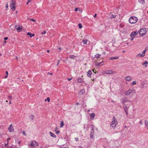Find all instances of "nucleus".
Segmentation results:
<instances>
[{
    "label": "nucleus",
    "mask_w": 148,
    "mask_h": 148,
    "mask_svg": "<svg viewBox=\"0 0 148 148\" xmlns=\"http://www.w3.org/2000/svg\"><path fill=\"white\" fill-rule=\"evenodd\" d=\"M83 81L82 78H79L77 80L78 82L82 83Z\"/></svg>",
    "instance_id": "18"
},
{
    "label": "nucleus",
    "mask_w": 148,
    "mask_h": 148,
    "mask_svg": "<svg viewBox=\"0 0 148 148\" xmlns=\"http://www.w3.org/2000/svg\"><path fill=\"white\" fill-rule=\"evenodd\" d=\"M69 57L70 58L72 59H75V56L73 55H70Z\"/></svg>",
    "instance_id": "24"
},
{
    "label": "nucleus",
    "mask_w": 148,
    "mask_h": 148,
    "mask_svg": "<svg viewBox=\"0 0 148 148\" xmlns=\"http://www.w3.org/2000/svg\"><path fill=\"white\" fill-rule=\"evenodd\" d=\"M138 34V32L137 31H134L131 33L130 36L132 38L135 37Z\"/></svg>",
    "instance_id": "7"
},
{
    "label": "nucleus",
    "mask_w": 148,
    "mask_h": 148,
    "mask_svg": "<svg viewBox=\"0 0 148 148\" xmlns=\"http://www.w3.org/2000/svg\"><path fill=\"white\" fill-rule=\"evenodd\" d=\"M56 134H59L60 132L58 130V131H56Z\"/></svg>",
    "instance_id": "39"
},
{
    "label": "nucleus",
    "mask_w": 148,
    "mask_h": 148,
    "mask_svg": "<svg viewBox=\"0 0 148 148\" xmlns=\"http://www.w3.org/2000/svg\"><path fill=\"white\" fill-rule=\"evenodd\" d=\"M30 145L34 147H36L38 145V143L35 141H32L31 142Z\"/></svg>",
    "instance_id": "6"
},
{
    "label": "nucleus",
    "mask_w": 148,
    "mask_h": 148,
    "mask_svg": "<svg viewBox=\"0 0 148 148\" xmlns=\"http://www.w3.org/2000/svg\"><path fill=\"white\" fill-rule=\"evenodd\" d=\"M96 16H97V14H95L94 15V17L95 18H96Z\"/></svg>",
    "instance_id": "51"
},
{
    "label": "nucleus",
    "mask_w": 148,
    "mask_h": 148,
    "mask_svg": "<svg viewBox=\"0 0 148 148\" xmlns=\"http://www.w3.org/2000/svg\"><path fill=\"white\" fill-rule=\"evenodd\" d=\"M145 124L146 127L148 128V121H147L145 120Z\"/></svg>",
    "instance_id": "21"
},
{
    "label": "nucleus",
    "mask_w": 148,
    "mask_h": 148,
    "mask_svg": "<svg viewBox=\"0 0 148 148\" xmlns=\"http://www.w3.org/2000/svg\"><path fill=\"white\" fill-rule=\"evenodd\" d=\"M133 91V90H132L131 89H129L127 91L124 92V93L126 95H129L132 93Z\"/></svg>",
    "instance_id": "8"
},
{
    "label": "nucleus",
    "mask_w": 148,
    "mask_h": 148,
    "mask_svg": "<svg viewBox=\"0 0 148 148\" xmlns=\"http://www.w3.org/2000/svg\"><path fill=\"white\" fill-rule=\"evenodd\" d=\"M8 3H7V4H6V8H8Z\"/></svg>",
    "instance_id": "56"
},
{
    "label": "nucleus",
    "mask_w": 148,
    "mask_h": 148,
    "mask_svg": "<svg viewBox=\"0 0 148 148\" xmlns=\"http://www.w3.org/2000/svg\"><path fill=\"white\" fill-rule=\"evenodd\" d=\"M101 56V54H96L95 55L94 58H99Z\"/></svg>",
    "instance_id": "22"
},
{
    "label": "nucleus",
    "mask_w": 148,
    "mask_h": 148,
    "mask_svg": "<svg viewBox=\"0 0 148 148\" xmlns=\"http://www.w3.org/2000/svg\"><path fill=\"white\" fill-rule=\"evenodd\" d=\"M121 102L123 103H124L126 102H130L131 103V101L129 100H128V99L126 97H124L123 98H122L121 99Z\"/></svg>",
    "instance_id": "5"
},
{
    "label": "nucleus",
    "mask_w": 148,
    "mask_h": 148,
    "mask_svg": "<svg viewBox=\"0 0 148 148\" xmlns=\"http://www.w3.org/2000/svg\"><path fill=\"white\" fill-rule=\"evenodd\" d=\"M78 10H79V11L80 12H82V10L80 9L79 8H78Z\"/></svg>",
    "instance_id": "42"
},
{
    "label": "nucleus",
    "mask_w": 148,
    "mask_h": 148,
    "mask_svg": "<svg viewBox=\"0 0 148 148\" xmlns=\"http://www.w3.org/2000/svg\"><path fill=\"white\" fill-rule=\"evenodd\" d=\"M92 74V73L91 71L90 70H89L87 74V76L89 77H91Z\"/></svg>",
    "instance_id": "13"
},
{
    "label": "nucleus",
    "mask_w": 148,
    "mask_h": 148,
    "mask_svg": "<svg viewBox=\"0 0 148 148\" xmlns=\"http://www.w3.org/2000/svg\"><path fill=\"white\" fill-rule=\"evenodd\" d=\"M47 52L48 53H49V52H50V51H49V50H47Z\"/></svg>",
    "instance_id": "60"
},
{
    "label": "nucleus",
    "mask_w": 148,
    "mask_h": 148,
    "mask_svg": "<svg viewBox=\"0 0 148 148\" xmlns=\"http://www.w3.org/2000/svg\"><path fill=\"white\" fill-rule=\"evenodd\" d=\"M31 0H28V2L26 3V4H28L31 1Z\"/></svg>",
    "instance_id": "41"
},
{
    "label": "nucleus",
    "mask_w": 148,
    "mask_h": 148,
    "mask_svg": "<svg viewBox=\"0 0 148 148\" xmlns=\"http://www.w3.org/2000/svg\"><path fill=\"white\" fill-rule=\"evenodd\" d=\"M58 129V127H56V128H55V131H56V130H57Z\"/></svg>",
    "instance_id": "55"
},
{
    "label": "nucleus",
    "mask_w": 148,
    "mask_h": 148,
    "mask_svg": "<svg viewBox=\"0 0 148 148\" xmlns=\"http://www.w3.org/2000/svg\"><path fill=\"white\" fill-rule=\"evenodd\" d=\"M148 64V62L145 61L143 63V65H145V67H147V64Z\"/></svg>",
    "instance_id": "25"
},
{
    "label": "nucleus",
    "mask_w": 148,
    "mask_h": 148,
    "mask_svg": "<svg viewBox=\"0 0 148 148\" xmlns=\"http://www.w3.org/2000/svg\"><path fill=\"white\" fill-rule=\"evenodd\" d=\"M58 49H60V50H61V48L60 47H58Z\"/></svg>",
    "instance_id": "63"
},
{
    "label": "nucleus",
    "mask_w": 148,
    "mask_h": 148,
    "mask_svg": "<svg viewBox=\"0 0 148 148\" xmlns=\"http://www.w3.org/2000/svg\"><path fill=\"white\" fill-rule=\"evenodd\" d=\"M112 18H115L116 17V16L115 15H112Z\"/></svg>",
    "instance_id": "46"
},
{
    "label": "nucleus",
    "mask_w": 148,
    "mask_h": 148,
    "mask_svg": "<svg viewBox=\"0 0 148 148\" xmlns=\"http://www.w3.org/2000/svg\"><path fill=\"white\" fill-rule=\"evenodd\" d=\"M119 58V57L118 56H116V57H111L110 58V60H116V59H118Z\"/></svg>",
    "instance_id": "15"
},
{
    "label": "nucleus",
    "mask_w": 148,
    "mask_h": 148,
    "mask_svg": "<svg viewBox=\"0 0 148 148\" xmlns=\"http://www.w3.org/2000/svg\"><path fill=\"white\" fill-rule=\"evenodd\" d=\"M138 20V18L135 16H132L129 19V22L131 24L136 23Z\"/></svg>",
    "instance_id": "2"
},
{
    "label": "nucleus",
    "mask_w": 148,
    "mask_h": 148,
    "mask_svg": "<svg viewBox=\"0 0 148 148\" xmlns=\"http://www.w3.org/2000/svg\"><path fill=\"white\" fill-rule=\"evenodd\" d=\"M8 39V38L7 37H5L4 38V39L5 40H7Z\"/></svg>",
    "instance_id": "50"
},
{
    "label": "nucleus",
    "mask_w": 148,
    "mask_h": 148,
    "mask_svg": "<svg viewBox=\"0 0 148 148\" xmlns=\"http://www.w3.org/2000/svg\"><path fill=\"white\" fill-rule=\"evenodd\" d=\"M125 80L127 81H129L132 80V77L131 76H128L126 77L125 78Z\"/></svg>",
    "instance_id": "11"
},
{
    "label": "nucleus",
    "mask_w": 148,
    "mask_h": 148,
    "mask_svg": "<svg viewBox=\"0 0 148 148\" xmlns=\"http://www.w3.org/2000/svg\"><path fill=\"white\" fill-rule=\"evenodd\" d=\"M139 2L141 3L144 4L145 3V0H138Z\"/></svg>",
    "instance_id": "19"
},
{
    "label": "nucleus",
    "mask_w": 148,
    "mask_h": 148,
    "mask_svg": "<svg viewBox=\"0 0 148 148\" xmlns=\"http://www.w3.org/2000/svg\"><path fill=\"white\" fill-rule=\"evenodd\" d=\"M46 33V31H43V32H42L41 34L42 35H44Z\"/></svg>",
    "instance_id": "37"
},
{
    "label": "nucleus",
    "mask_w": 148,
    "mask_h": 148,
    "mask_svg": "<svg viewBox=\"0 0 148 148\" xmlns=\"http://www.w3.org/2000/svg\"><path fill=\"white\" fill-rule=\"evenodd\" d=\"M146 32V31L145 29L142 28L140 30L139 34L140 35L143 36L145 35Z\"/></svg>",
    "instance_id": "4"
},
{
    "label": "nucleus",
    "mask_w": 148,
    "mask_h": 148,
    "mask_svg": "<svg viewBox=\"0 0 148 148\" xmlns=\"http://www.w3.org/2000/svg\"><path fill=\"white\" fill-rule=\"evenodd\" d=\"M95 114L94 113H92L90 114V116L91 117V119H93L95 117Z\"/></svg>",
    "instance_id": "14"
},
{
    "label": "nucleus",
    "mask_w": 148,
    "mask_h": 148,
    "mask_svg": "<svg viewBox=\"0 0 148 148\" xmlns=\"http://www.w3.org/2000/svg\"><path fill=\"white\" fill-rule=\"evenodd\" d=\"M95 73H96L95 72L96 71V70H95V69L92 70Z\"/></svg>",
    "instance_id": "47"
},
{
    "label": "nucleus",
    "mask_w": 148,
    "mask_h": 148,
    "mask_svg": "<svg viewBox=\"0 0 148 148\" xmlns=\"http://www.w3.org/2000/svg\"><path fill=\"white\" fill-rule=\"evenodd\" d=\"M76 104L78 105L79 104V103H76Z\"/></svg>",
    "instance_id": "62"
},
{
    "label": "nucleus",
    "mask_w": 148,
    "mask_h": 148,
    "mask_svg": "<svg viewBox=\"0 0 148 148\" xmlns=\"http://www.w3.org/2000/svg\"><path fill=\"white\" fill-rule=\"evenodd\" d=\"M133 40V38H132V39H130V40H131V41H132V40Z\"/></svg>",
    "instance_id": "61"
},
{
    "label": "nucleus",
    "mask_w": 148,
    "mask_h": 148,
    "mask_svg": "<svg viewBox=\"0 0 148 148\" xmlns=\"http://www.w3.org/2000/svg\"><path fill=\"white\" fill-rule=\"evenodd\" d=\"M16 29H17V31L18 32L21 31L22 30V28L19 27H18V28H16Z\"/></svg>",
    "instance_id": "26"
},
{
    "label": "nucleus",
    "mask_w": 148,
    "mask_h": 148,
    "mask_svg": "<svg viewBox=\"0 0 148 148\" xmlns=\"http://www.w3.org/2000/svg\"><path fill=\"white\" fill-rule=\"evenodd\" d=\"M8 98L9 99H11L12 97L11 96H10L8 97Z\"/></svg>",
    "instance_id": "38"
},
{
    "label": "nucleus",
    "mask_w": 148,
    "mask_h": 148,
    "mask_svg": "<svg viewBox=\"0 0 148 148\" xmlns=\"http://www.w3.org/2000/svg\"><path fill=\"white\" fill-rule=\"evenodd\" d=\"M10 139V138H7V141H8Z\"/></svg>",
    "instance_id": "45"
},
{
    "label": "nucleus",
    "mask_w": 148,
    "mask_h": 148,
    "mask_svg": "<svg viewBox=\"0 0 148 148\" xmlns=\"http://www.w3.org/2000/svg\"><path fill=\"white\" fill-rule=\"evenodd\" d=\"M147 50H147H146V49H145V50H144L143 51V52L142 53V55H143L145 56V52Z\"/></svg>",
    "instance_id": "32"
},
{
    "label": "nucleus",
    "mask_w": 148,
    "mask_h": 148,
    "mask_svg": "<svg viewBox=\"0 0 148 148\" xmlns=\"http://www.w3.org/2000/svg\"><path fill=\"white\" fill-rule=\"evenodd\" d=\"M84 92H85V91H84V89H82L79 91V94L80 95H82L83 93H84Z\"/></svg>",
    "instance_id": "17"
},
{
    "label": "nucleus",
    "mask_w": 148,
    "mask_h": 148,
    "mask_svg": "<svg viewBox=\"0 0 148 148\" xmlns=\"http://www.w3.org/2000/svg\"><path fill=\"white\" fill-rule=\"evenodd\" d=\"M30 21H33V22H35L36 21V20H34V19H30Z\"/></svg>",
    "instance_id": "40"
},
{
    "label": "nucleus",
    "mask_w": 148,
    "mask_h": 148,
    "mask_svg": "<svg viewBox=\"0 0 148 148\" xmlns=\"http://www.w3.org/2000/svg\"><path fill=\"white\" fill-rule=\"evenodd\" d=\"M27 35H29L30 37H33L35 36V34H32L31 33L29 32H28L27 33Z\"/></svg>",
    "instance_id": "16"
},
{
    "label": "nucleus",
    "mask_w": 148,
    "mask_h": 148,
    "mask_svg": "<svg viewBox=\"0 0 148 148\" xmlns=\"http://www.w3.org/2000/svg\"><path fill=\"white\" fill-rule=\"evenodd\" d=\"M88 41V40L87 39H83V42L85 45L87 44Z\"/></svg>",
    "instance_id": "23"
},
{
    "label": "nucleus",
    "mask_w": 148,
    "mask_h": 148,
    "mask_svg": "<svg viewBox=\"0 0 148 148\" xmlns=\"http://www.w3.org/2000/svg\"><path fill=\"white\" fill-rule=\"evenodd\" d=\"M78 8H75V11H77L78 10Z\"/></svg>",
    "instance_id": "44"
},
{
    "label": "nucleus",
    "mask_w": 148,
    "mask_h": 148,
    "mask_svg": "<svg viewBox=\"0 0 148 148\" xmlns=\"http://www.w3.org/2000/svg\"><path fill=\"white\" fill-rule=\"evenodd\" d=\"M140 124H141L142 125L143 124V123H142V121H140Z\"/></svg>",
    "instance_id": "52"
},
{
    "label": "nucleus",
    "mask_w": 148,
    "mask_h": 148,
    "mask_svg": "<svg viewBox=\"0 0 148 148\" xmlns=\"http://www.w3.org/2000/svg\"><path fill=\"white\" fill-rule=\"evenodd\" d=\"M8 75H6L5 76V78H7V77H8Z\"/></svg>",
    "instance_id": "54"
},
{
    "label": "nucleus",
    "mask_w": 148,
    "mask_h": 148,
    "mask_svg": "<svg viewBox=\"0 0 148 148\" xmlns=\"http://www.w3.org/2000/svg\"><path fill=\"white\" fill-rule=\"evenodd\" d=\"M47 100L48 101V102H50V99L49 98V97H48L47 98V99H45V101H46Z\"/></svg>",
    "instance_id": "33"
},
{
    "label": "nucleus",
    "mask_w": 148,
    "mask_h": 148,
    "mask_svg": "<svg viewBox=\"0 0 148 148\" xmlns=\"http://www.w3.org/2000/svg\"><path fill=\"white\" fill-rule=\"evenodd\" d=\"M136 81H134L132 83V85H135L136 84Z\"/></svg>",
    "instance_id": "34"
},
{
    "label": "nucleus",
    "mask_w": 148,
    "mask_h": 148,
    "mask_svg": "<svg viewBox=\"0 0 148 148\" xmlns=\"http://www.w3.org/2000/svg\"><path fill=\"white\" fill-rule=\"evenodd\" d=\"M12 126V125L11 124L10 125V126L8 128V130L10 132H12L14 131V128Z\"/></svg>",
    "instance_id": "9"
},
{
    "label": "nucleus",
    "mask_w": 148,
    "mask_h": 148,
    "mask_svg": "<svg viewBox=\"0 0 148 148\" xmlns=\"http://www.w3.org/2000/svg\"><path fill=\"white\" fill-rule=\"evenodd\" d=\"M72 79V78H68L67 79L69 81H70L71 80V79Z\"/></svg>",
    "instance_id": "48"
},
{
    "label": "nucleus",
    "mask_w": 148,
    "mask_h": 148,
    "mask_svg": "<svg viewBox=\"0 0 148 148\" xmlns=\"http://www.w3.org/2000/svg\"><path fill=\"white\" fill-rule=\"evenodd\" d=\"M64 125V122L63 121H61V123L60 124V127L62 128L63 126Z\"/></svg>",
    "instance_id": "27"
},
{
    "label": "nucleus",
    "mask_w": 148,
    "mask_h": 148,
    "mask_svg": "<svg viewBox=\"0 0 148 148\" xmlns=\"http://www.w3.org/2000/svg\"><path fill=\"white\" fill-rule=\"evenodd\" d=\"M18 27V25H16L15 26V27L16 28H18V27Z\"/></svg>",
    "instance_id": "58"
},
{
    "label": "nucleus",
    "mask_w": 148,
    "mask_h": 148,
    "mask_svg": "<svg viewBox=\"0 0 148 148\" xmlns=\"http://www.w3.org/2000/svg\"><path fill=\"white\" fill-rule=\"evenodd\" d=\"M9 103L10 104H11V101H9Z\"/></svg>",
    "instance_id": "64"
},
{
    "label": "nucleus",
    "mask_w": 148,
    "mask_h": 148,
    "mask_svg": "<svg viewBox=\"0 0 148 148\" xmlns=\"http://www.w3.org/2000/svg\"><path fill=\"white\" fill-rule=\"evenodd\" d=\"M16 2L15 0H12L10 4V8L12 10L14 11L16 9Z\"/></svg>",
    "instance_id": "3"
},
{
    "label": "nucleus",
    "mask_w": 148,
    "mask_h": 148,
    "mask_svg": "<svg viewBox=\"0 0 148 148\" xmlns=\"http://www.w3.org/2000/svg\"><path fill=\"white\" fill-rule=\"evenodd\" d=\"M49 133L50 134L51 136L53 137L54 138L56 137V136L55 134H54L53 133H52L51 132H50Z\"/></svg>",
    "instance_id": "20"
},
{
    "label": "nucleus",
    "mask_w": 148,
    "mask_h": 148,
    "mask_svg": "<svg viewBox=\"0 0 148 148\" xmlns=\"http://www.w3.org/2000/svg\"><path fill=\"white\" fill-rule=\"evenodd\" d=\"M93 132H92H92H91L90 134V138H93Z\"/></svg>",
    "instance_id": "30"
},
{
    "label": "nucleus",
    "mask_w": 148,
    "mask_h": 148,
    "mask_svg": "<svg viewBox=\"0 0 148 148\" xmlns=\"http://www.w3.org/2000/svg\"><path fill=\"white\" fill-rule=\"evenodd\" d=\"M123 108L125 111H127V110L128 109V108H127V106L125 105L123 106Z\"/></svg>",
    "instance_id": "29"
},
{
    "label": "nucleus",
    "mask_w": 148,
    "mask_h": 148,
    "mask_svg": "<svg viewBox=\"0 0 148 148\" xmlns=\"http://www.w3.org/2000/svg\"><path fill=\"white\" fill-rule=\"evenodd\" d=\"M22 134L26 136V132H25V131H23L22 132Z\"/></svg>",
    "instance_id": "36"
},
{
    "label": "nucleus",
    "mask_w": 148,
    "mask_h": 148,
    "mask_svg": "<svg viewBox=\"0 0 148 148\" xmlns=\"http://www.w3.org/2000/svg\"><path fill=\"white\" fill-rule=\"evenodd\" d=\"M114 73V71H113L111 70H107L104 72V73L106 74H112Z\"/></svg>",
    "instance_id": "10"
},
{
    "label": "nucleus",
    "mask_w": 148,
    "mask_h": 148,
    "mask_svg": "<svg viewBox=\"0 0 148 148\" xmlns=\"http://www.w3.org/2000/svg\"><path fill=\"white\" fill-rule=\"evenodd\" d=\"M104 62L102 61V62H99V63H97L95 64V65L96 66H100L103 65V64H101L102 63H103Z\"/></svg>",
    "instance_id": "12"
},
{
    "label": "nucleus",
    "mask_w": 148,
    "mask_h": 148,
    "mask_svg": "<svg viewBox=\"0 0 148 148\" xmlns=\"http://www.w3.org/2000/svg\"><path fill=\"white\" fill-rule=\"evenodd\" d=\"M48 74H49L50 75H52V73H48Z\"/></svg>",
    "instance_id": "59"
},
{
    "label": "nucleus",
    "mask_w": 148,
    "mask_h": 148,
    "mask_svg": "<svg viewBox=\"0 0 148 148\" xmlns=\"http://www.w3.org/2000/svg\"><path fill=\"white\" fill-rule=\"evenodd\" d=\"M75 139L77 141H78L79 140V138H75Z\"/></svg>",
    "instance_id": "43"
},
{
    "label": "nucleus",
    "mask_w": 148,
    "mask_h": 148,
    "mask_svg": "<svg viewBox=\"0 0 148 148\" xmlns=\"http://www.w3.org/2000/svg\"><path fill=\"white\" fill-rule=\"evenodd\" d=\"M34 116L33 115H31L29 116V119H30L32 120L34 119Z\"/></svg>",
    "instance_id": "31"
},
{
    "label": "nucleus",
    "mask_w": 148,
    "mask_h": 148,
    "mask_svg": "<svg viewBox=\"0 0 148 148\" xmlns=\"http://www.w3.org/2000/svg\"><path fill=\"white\" fill-rule=\"evenodd\" d=\"M117 124V120L115 118V116H114L112 118V121L110 123V125L112 127L115 128Z\"/></svg>",
    "instance_id": "1"
},
{
    "label": "nucleus",
    "mask_w": 148,
    "mask_h": 148,
    "mask_svg": "<svg viewBox=\"0 0 148 148\" xmlns=\"http://www.w3.org/2000/svg\"><path fill=\"white\" fill-rule=\"evenodd\" d=\"M144 56L143 55H142V53L141 54L140 53H138L137 55V57H143Z\"/></svg>",
    "instance_id": "28"
},
{
    "label": "nucleus",
    "mask_w": 148,
    "mask_h": 148,
    "mask_svg": "<svg viewBox=\"0 0 148 148\" xmlns=\"http://www.w3.org/2000/svg\"><path fill=\"white\" fill-rule=\"evenodd\" d=\"M125 112L126 113V115H128V112L127 111H125Z\"/></svg>",
    "instance_id": "49"
},
{
    "label": "nucleus",
    "mask_w": 148,
    "mask_h": 148,
    "mask_svg": "<svg viewBox=\"0 0 148 148\" xmlns=\"http://www.w3.org/2000/svg\"><path fill=\"white\" fill-rule=\"evenodd\" d=\"M59 62H60V61L58 60V63H57V66H58L59 65Z\"/></svg>",
    "instance_id": "53"
},
{
    "label": "nucleus",
    "mask_w": 148,
    "mask_h": 148,
    "mask_svg": "<svg viewBox=\"0 0 148 148\" xmlns=\"http://www.w3.org/2000/svg\"><path fill=\"white\" fill-rule=\"evenodd\" d=\"M78 26L80 29H81L82 28V25L81 23H79L78 24Z\"/></svg>",
    "instance_id": "35"
},
{
    "label": "nucleus",
    "mask_w": 148,
    "mask_h": 148,
    "mask_svg": "<svg viewBox=\"0 0 148 148\" xmlns=\"http://www.w3.org/2000/svg\"><path fill=\"white\" fill-rule=\"evenodd\" d=\"M5 73H6V74L7 75H8V72L7 71H6V72H5Z\"/></svg>",
    "instance_id": "57"
}]
</instances>
